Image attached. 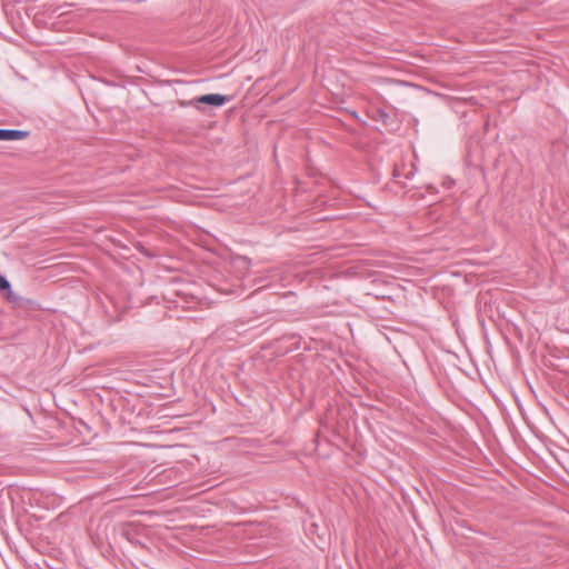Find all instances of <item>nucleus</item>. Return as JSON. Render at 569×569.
Wrapping results in <instances>:
<instances>
[{"label":"nucleus","mask_w":569,"mask_h":569,"mask_svg":"<svg viewBox=\"0 0 569 569\" xmlns=\"http://www.w3.org/2000/svg\"><path fill=\"white\" fill-rule=\"evenodd\" d=\"M227 101H228V98L226 96H222L219 93H211V94H204V96L194 98L192 101H190V104L198 107L199 103H203V104H210L213 107H220V106L224 104Z\"/></svg>","instance_id":"f257e3e1"},{"label":"nucleus","mask_w":569,"mask_h":569,"mask_svg":"<svg viewBox=\"0 0 569 569\" xmlns=\"http://www.w3.org/2000/svg\"><path fill=\"white\" fill-rule=\"evenodd\" d=\"M27 137V131L0 129V140H22Z\"/></svg>","instance_id":"f03ea898"},{"label":"nucleus","mask_w":569,"mask_h":569,"mask_svg":"<svg viewBox=\"0 0 569 569\" xmlns=\"http://www.w3.org/2000/svg\"><path fill=\"white\" fill-rule=\"evenodd\" d=\"M0 291H8L7 298H10L11 291H10V283L9 281L0 274Z\"/></svg>","instance_id":"7ed1b4c3"}]
</instances>
